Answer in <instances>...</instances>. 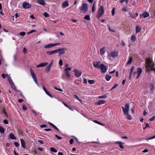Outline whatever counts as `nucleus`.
Here are the masks:
<instances>
[{
	"mask_svg": "<svg viewBox=\"0 0 155 155\" xmlns=\"http://www.w3.org/2000/svg\"><path fill=\"white\" fill-rule=\"evenodd\" d=\"M99 7L98 8L97 14V18H100L104 13V7L103 5H101L100 4Z\"/></svg>",
	"mask_w": 155,
	"mask_h": 155,
	"instance_id": "1",
	"label": "nucleus"
},
{
	"mask_svg": "<svg viewBox=\"0 0 155 155\" xmlns=\"http://www.w3.org/2000/svg\"><path fill=\"white\" fill-rule=\"evenodd\" d=\"M30 72L31 73V76L32 78H33V79L34 80L35 82L37 84V85L38 86H39V85L38 82L37 78L36 77L35 75V74L34 72H33L31 68L30 69Z\"/></svg>",
	"mask_w": 155,
	"mask_h": 155,
	"instance_id": "2",
	"label": "nucleus"
},
{
	"mask_svg": "<svg viewBox=\"0 0 155 155\" xmlns=\"http://www.w3.org/2000/svg\"><path fill=\"white\" fill-rule=\"evenodd\" d=\"M80 12H86L88 10V6L87 4L86 3H84L82 6L80 8Z\"/></svg>",
	"mask_w": 155,
	"mask_h": 155,
	"instance_id": "3",
	"label": "nucleus"
},
{
	"mask_svg": "<svg viewBox=\"0 0 155 155\" xmlns=\"http://www.w3.org/2000/svg\"><path fill=\"white\" fill-rule=\"evenodd\" d=\"M142 70L140 68H137L136 72H135L134 73V75L137 74V78L138 79L139 78L140 75L142 74Z\"/></svg>",
	"mask_w": 155,
	"mask_h": 155,
	"instance_id": "4",
	"label": "nucleus"
},
{
	"mask_svg": "<svg viewBox=\"0 0 155 155\" xmlns=\"http://www.w3.org/2000/svg\"><path fill=\"white\" fill-rule=\"evenodd\" d=\"M60 44V43H51L47 44L45 45L44 46V48L46 49H48L50 48L53 47H54L58 45H59Z\"/></svg>",
	"mask_w": 155,
	"mask_h": 155,
	"instance_id": "5",
	"label": "nucleus"
},
{
	"mask_svg": "<svg viewBox=\"0 0 155 155\" xmlns=\"http://www.w3.org/2000/svg\"><path fill=\"white\" fill-rule=\"evenodd\" d=\"M101 70V72L103 73H105L107 70V68L103 64H101L100 65L99 69Z\"/></svg>",
	"mask_w": 155,
	"mask_h": 155,
	"instance_id": "6",
	"label": "nucleus"
},
{
	"mask_svg": "<svg viewBox=\"0 0 155 155\" xmlns=\"http://www.w3.org/2000/svg\"><path fill=\"white\" fill-rule=\"evenodd\" d=\"M116 56V51H112L111 52V53L108 54L107 58L111 60V58H114Z\"/></svg>",
	"mask_w": 155,
	"mask_h": 155,
	"instance_id": "7",
	"label": "nucleus"
},
{
	"mask_svg": "<svg viewBox=\"0 0 155 155\" xmlns=\"http://www.w3.org/2000/svg\"><path fill=\"white\" fill-rule=\"evenodd\" d=\"M122 107V108L124 113H126V112H128L130 108V105L128 104H127L125 105V108L123 107Z\"/></svg>",
	"mask_w": 155,
	"mask_h": 155,
	"instance_id": "8",
	"label": "nucleus"
},
{
	"mask_svg": "<svg viewBox=\"0 0 155 155\" xmlns=\"http://www.w3.org/2000/svg\"><path fill=\"white\" fill-rule=\"evenodd\" d=\"M74 72L75 75L77 78L80 77L82 74V72L79 71L77 69H74Z\"/></svg>",
	"mask_w": 155,
	"mask_h": 155,
	"instance_id": "9",
	"label": "nucleus"
},
{
	"mask_svg": "<svg viewBox=\"0 0 155 155\" xmlns=\"http://www.w3.org/2000/svg\"><path fill=\"white\" fill-rule=\"evenodd\" d=\"M65 48H61L57 49L56 50H57V53L58 51H59V55H61V54H63L65 53Z\"/></svg>",
	"mask_w": 155,
	"mask_h": 155,
	"instance_id": "10",
	"label": "nucleus"
},
{
	"mask_svg": "<svg viewBox=\"0 0 155 155\" xmlns=\"http://www.w3.org/2000/svg\"><path fill=\"white\" fill-rule=\"evenodd\" d=\"M31 6V5L27 2H24L23 4V7L25 9L30 8Z\"/></svg>",
	"mask_w": 155,
	"mask_h": 155,
	"instance_id": "11",
	"label": "nucleus"
},
{
	"mask_svg": "<svg viewBox=\"0 0 155 155\" xmlns=\"http://www.w3.org/2000/svg\"><path fill=\"white\" fill-rule=\"evenodd\" d=\"M71 69L70 68H67L64 69L66 75L68 77H69L70 76V74L69 71H71Z\"/></svg>",
	"mask_w": 155,
	"mask_h": 155,
	"instance_id": "12",
	"label": "nucleus"
},
{
	"mask_svg": "<svg viewBox=\"0 0 155 155\" xmlns=\"http://www.w3.org/2000/svg\"><path fill=\"white\" fill-rule=\"evenodd\" d=\"M150 15L149 13L146 12H144L142 14H141L140 15V18H141L142 16L144 18L148 17Z\"/></svg>",
	"mask_w": 155,
	"mask_h": 155,
	"instance_id": "13",
	"label": "nucleus"
},
{
	"mask_svg": "<svg viewBox=\"0 0 155 155\" xmlns=\"http://www.w3.org/2000/svg\"><path fill=\"white\" fill-rule=\"evenodd\" d=\"M146 67L147 70H149V71H150V69L151 70L153 68V67H154V64H152L151 62L149 63V65H147Z\"/></svg>",
	"mask_w": 155,
	"mask_h": 155,
	"instance_id": "14",
	"label": "nucleus"
},
{
	"mask_svg": "<svg viewBox=\"0 0 155 155\" xmlns=\"http://www.w3.org/2000/svg\"><path fill=\"white\" fill-rule=\"evenodd\" d=\"M100 62L94 61L93 62L94 66L97 68L99 69Z\"/></svg>",
	"mask_w": 155,
	"mask_h": 155,
	"instance_id": "15",
	"label": "nucleus"
},
{
	"mask_svg": "<svg viewBox=\"0 0 155 155\" xmlns=\"http://www.w3.org/2000/svg\"><path fill=\"white\" fill-rule=\"evenodd\" d=\"M43 88L45 92V93L47 95L50 96V97L51 98H53V97L52 95L45 88V86H43Z\"/></svg>",
	"mask_w": 155,
	"mask_h": 155,
	"instance_id": "16",
	"label": "nucleus"
},
{
	"mask_svg": "<svg viewBox=\"0 0 155 155\" xmlns=\"http://www.w3.org/2000/svg\"><path fill=\"white\" fill-rule=\"evenodd\" d=\"M43 88L45 92V93L47 95L50 96V97L51 98H53V97L52 95L45 88V86H43Z\"/></svg>",
	"mask_w": 155,
	"mask_h": 155,
	"instance_id": "17",
	"label": "nucleus"
},
{
	"mask_svg": "<svg viewBox=\"0 0 155 155\" xmlns=\"http://www.w3.org/2000/svg\"><path fill=\"white\" fill-rule=\"evenodd\" d=\"M48 63L47 62H44L40 64L37 66V68H39L41 67H44L48 65Z\"/></svg>",
	"mask_w": 155,
	"mask_h": 155,
	"instance_id": "18",
	"label": "nucleus"
},
{
	"mask_svg": "<svg viewBox=\"0 0 155 155\" xmlns=\"http://www.w3.org/2000/svg\"><path fill=\"white\" fill-rule=\"evenodd\" d=\"M57 53V51L56 50H54L51 51H48L46 52L47 54L49 55H51L53 54H56Z\"/></svg>",
	"mask_w": 155,
	"mask_h": 155,
	"instance_id": "19",
	"label": "nucleus"
},
{
	"mask_svg": "<svg viewBox=\"0 0 155 155\" xmlns=\"http://www.w3.org/2000/svg\"><path fill=\"white\" fill-rule=\"evenodd\" d=\"M69 5L68 2L67 1L64 2L62 4V7L63 8H65L68 7Z\"/></svg>",
	"mask_w": 155,
	"mask_h": 155,
	"instance_id": "20",
	"label": "nucleus"
},
{
	"mask_svg": "<svg viewBox=\"0 0 155 155\" xmlns=\"http://www.w3.org/2000/svg\"><path fill=\"white\" fill-rule=\"evenodd\" d=\"M51 67L50 66V65L49 66L48 65V66H47L45 69V72L47 73H49L51 70Z\"/></svg>",
	"mask_w": 155,
	"mask_h": 155,
	"instance_id": "21",
	"label": "nucleus"
},
{
	"mask_svg": "<svg viewBox=\"0 0 155 155\" xmlns=\"http://www.w3.org/2000/svg\"><path fill=\"white\" fill-rule=\"evenodd\" d=\"M106 102L104 100H100L96 103V104L98 106H99L100 105L104 104Z\"/></svg>",
	"mask_w": 155,
	"mask_h": 155,
	"instance_id": "22",
	"label": "nucleus"
},
{
	"mask_svg": "<svg viewBox=\"0 0 155 155\" xmlns=\"http://www.w3.org/2000/svg\"><path fill=\"white\" fill-rule=\"evenodd\" d=\"M117 144H118L119 145V147L121 149H123L124 148L123 144H125L122 142L120 141H117Z\"/></svg>",
	"mask_w": 155,
	"mask_h": 155,
	"instance_id": "23",
	"label": "nucleus"
},
{
	"mask_svg": "<svg viewBox=\"0 0 155 155\" xmlns=\"http://www.w3.org/2000/svg\"><path fill=\"white\" fill-rule=\"evenodd\" d=\"M136 32L137 33L140 32L141 30V28L140 26H137L136 27Z\"/></svg>",
	"mask_w": 155,
	"mask_h": 155,
	"instance_id": "24",
	"label": "nucleus"
},
{
	"mask_svg": "<svg viewBox=\"0 0 155 155\" xmlns=\"http://www.w3.org/2000/svg\"><path fill=\"white\" fill-rule=\"evenodd\" d=\"M106 51L105 48V47H103L100 50V54L101 55L104 54Z\"/></svg>",
	"mask_w": 155,
	"mask_h": 155,
	"instance_id": "25",
	"label": "nucleus"
},
{
	"mask_svg": "<svg viewBox=\"0 0 155 155\" xmlns=\"http://www.w3.org/2000/svg\"><path fill=\"white\" fill-rule=\"evenodd\" d=\"M20 141L22 147L24 148H26V146L24 140L22 139H21Z\"/></svg>",
	"mask_w": 155,
	"mask_h": 155,
	"instance_id": "26",
	"label": "nucleus"
},
{
	"mask_svg": "<svg viewBox=\"0 0 155 155\" xmlns=\"http://www.w3.org/2000/svg\"><path fill=\"white\" fill-rule=\"evenodd\" d=\"M124 114L126 115L127 117V119L128 120H131V116L129 114L128 112H126V113H124Z\"/></svg>",
	"mask_w": 155,
	"mask_h": 155,
	"instance_id": "27",
	"label": "nucleus"
},
{
	"mask_svg": "<svg viewBox=\"0 0 155 155\" xmlns=\"http://www.w3.org/2000/svg\"><path fill=\"white\" fill-rule=\"evenodd\" d=\"M48 123L51 126L54 128V129H56L57 131H59V129L53 124H52L50 122H48Z\"/></svg>",
	"mask_w": 155,
	"mask_h": 155,
	"instance_id": "28",
	"label": "nucleus"
},
{
	"mask_svg": "<svg viewBox=\"0 0 155 155\" xmlns=\"http://www.w3.org/2000/svg\"><path fill=\"white\" fill-rule=\"evenodd\" d=\"M38 2L39 4L42 5H45V2L44 0H38Z\"/></svg>",
	"mask_w": 155,
	"mask_h": 155,
	"instance_id": "29",
	"label": "nucleus"
},
{
	"mask_svg": "<svg viewBox=\"0 0 155 155\" xmlns=\"http://www.w3.org/2000/svg\"><path fill=\"white\" fill-rule=\"evenodd\" d=\"M9 137L12 140H15L16 139V137H15L14 134L12 133L10 134Z\"/></svg>",
	"mask_w": 155,
	"mask_h": 155,
	"instance_id": "30",
	"label": "nucleus"
},
{
	"mask_svg": "<svg viewBox=\"0 0 155 155\" xmlns=\"http://www.w3.org/2000/svg\"><path fill=\"white\" fill-rule=\"evenodd\" d=\"M5 130L2 127L0 126V133L1 134H3L4 133Z\"/></svg>",
	"mask_w": 155,
	"mask_h": 155,
	"instance_id": "31",
	"label": "nucleus"
},
{
	"mask_svg": "<svg viewBox=\"0 0 155 155\" xmlns=\"http://www.w3.org/2000/svg\"><path fill=\"white\" fill-rule=\"evenodd\" d=\"M132 61V57H130L128 61L127 62V64H130Z\"/></svg>",
	"mask_w": 155,
	"mask_h": 155,
	"instance_id": "32",
	"label": "nucleus"
},
{
	"mask_svg": "<svg viewBox=\"0 0 155 155\" xmlns=\"http://www.w3.org/2000/svg\"><path fill=\"white\" fill-rule=\"evenodd\" d=\"M95 3V2H94L93 5L92 7V12H94L95 11L96 8L94 6V5Z\"/></svg>",
	"mask_w": 155,
	"mask_h": 155,
	"instance_id": "33",
	"label": "nucleus"
},
{
	"mask_svg": "<svg viewBox=\"0 0 155 155\" xmlns=\"http://www.w3.org/2000/svg\"><path fill=\"white\" fill-rule=\"evenodd\" d=\"M50 150L51 151L54 153H56L57 152V150L54 147H51L50 149Z\"/></svg>",
	"mask_w": 155,
	"mask_h": 155,
	"instance_id": "34",
	"label": "nucleus"
},
{
	"mask_svg": "<svg viewBox=\"0 0 155 155\" xmlns=\"http://www.w3.org/2000/svg\"><path fill=\"white\" fill-rule=\"evenodd\" d=\"M131 40L133 41H135L136 40V38L135 35H132L131 38Z\"/></svg>",
	"mask_w": 155,
	"mask_h": 155,
	"instance_id": "35",
	"label": "nucleus"
},
{
	"mask_svg": "<svg viewBox=\"0 0 155 155\" xmlns=\"http://www.w3.org/2000/svg\"><path fill=\"white\" fill-rule=\"evenodd\" d=\"M84 18L87 20H90V17L89 15H86L85 17H84Z\"/></svg>",
	"mask_w": 155,
	"mask_h": 155,
	"instance_id": "36",
	"label": "nucleus"
},
{
	"mask_svg": "<svg viewBox=\"0 0 155 155\" xmlns=\"http://www.w3.org/2000/svg\"><path fill=\"white\" fill-rule=\"evenodd\" d=\"M88 83L90 84H93L94 83L95 81L94 80H89L88 81Z\"/></svg>",
	"mask_w": 155,
	"mask_h": 155,
	"instance_id": "37",
	"label": "nucleus"
},
{
	"mask_svg": "<svg viewBox=\"0 0 155 155\" xmlns=\"http://www.w3.org/2000/svg\"><path fill=\"white\" fill-rule=\"evenodd\" d=\"M111 78V77L109 75H107L106 77V81H109Z\"/></svg>",
	"mask_w": 155,
	"mask_h": 155,
	"instance_id": "38",
	"label": "nucleus"
},
{
	"mask_svg": "<svg viewBox=\"0 0 155 155\" xmlns=\"http://www.w3.org/2000/svg\"><path fill=\"white\" fill-rule=\"evenodd\" d=\"M120 44L122 45V46L123 47H124L125 46V44L124 42L123 41H120Z\"/></svg>",
	"mask_w": 155,
	"mask_h": 155,
	"instance_id": "39",
	"label": "nucleus"
},
{
	"mask_svg": "<svg viewBox=\"0 0 155 155\" xmlns=\"http://www.w3.org/2000/svg\"><path fill=\"white\" fill-rule=\"evenodd\" d=\"M94 122L97 123V124L99 125H101L102 126H104V125L103 124H102V123H101V122H99L98 121H97V120H94Z\"/></svg>",
	"mask_w": 155,
	"mask_h": 155,
	"instance_id": "40",
	"label": "nucleus"
},
{
	"mask_svg": "<svg viewBox=\"0 0 155 155\" xmlns=\"http://www.w3.org/2000/svg\"><path fill=\"white\" fill-rule=\"evenodd\" d=\"M107 97V95L106 94H105L104 95L100 96H99L98 97L100 98H105Z\"/></svg>",
	"mask_w": 155,
	"mask_h": 155,
	"instance_id": "41",
	"label": "nucleus"
},
{
	"mask_svg": "<svg viewBox=\"0 0 155 155\" xmlns=\"http://www.w3.org/2000/svg\"><path fill=\"white\" fill-rule=\"evenodd\" d=\"M20 35L23 36L25 35V32L22 31L19 33Z\"/></svg>",
	"mask_w": 155,
	"mask_h": 155,
	"instance_id": "42",
	"label": "nucleus"
},
{
	"mask_svg": "<svg viewBox=\"0 0 155 155\" xmlns=\"http://www.w3.org/2000/svg\"><path fill=\"white\" fill-rule=\"evenodd\" d=\"M115 8H113L112 9L111 13L112 15H114L115 14Z\"/></svg>",
	"mask_w": 155,
	"mask_h": 155,
	"instance_id": "43",
	"label": "nucleus"
},
{
	"mask_svg": "<svg viewBox=\"0 0 155 155\" xmlns=\"http://www.w3.org/2000/svg\"><path fill=\"white\" fill-rule=\"evenodd\" d=\"M43 15L45 17L47 18L49 16V15L47 12H45L43 14Z\"/></svg>",
	"mask_w": 155,
	"mask_h": 155,
	"instance_id": "44",
	"label": "nucleus"
},
{
	"mask_svg": "<svg viewBox=\"0 0 155 155\" xmlns=\"http://www.w3.org/2000/svg\"><path fill=\"white\" fill-rule=\"evenodd\" d=\"M11 87L14 89H16V87L14 83L10 84Z\"/></svg>",
	"mask_w": 155,
	"mask_h": 155,
	"instance_id": "45",
	"label": "nucleus"
},
{
	"mask_svg": "<svg viewBox=\"0 0 155 155\" xmlns=\"http://www.w3.org/2000/svg\"><path fill=\"white\" fill-rule=\"evenodd\" d=\"M18 93L19 94L20 96L23 98H24V96H23V94H22V93H21V92L20 91H18Z\"/></svg>",
	"mask_w": 155,
	"mask_h": 155,
	"instance_id": "46",
	"label": "nucleus"
},
{
	"mask_svg": "<svg viewBox=\"0 0 155 155\" xmlns=\"http://www.w3.org/2000/svg\"><path fill=\"white\" fill-rule=\"evenodd\" d=\"M59 64L60 66H62L63 64V62L61 59H60L59 62Z\"/></svg>",
	"mask_w": 155,
	"mask_h": 155,
	"instance_id": "47",
	"label": "nucleus"
},
{
	"mask_svg": "<svg viewBox=\"0 0 155 155\" xmlns=\"http://www.w3.org/2000/svg\"><path fill=\"white\" fill-rule=\"evenodd\" d=\"M134 68L135 67L134 66H132L131 68L130 72L133 73V71L134 70Z\"/></svg>",
	"mask_w": 155,
	"mask_h": 155,
	"instance_id": "48",
	"label": "nucleus"
},
{
	"mask_svg": "<svg viewBox=\"0 0 155 155\" xmlns=\"http://www.w3.org/2000/svg\"><path fill=\"white\" fill-rule=\"evenodd\" d=\"M14 144L15 146L16 147H18L19 146V143L17 142H15L14 143Z\"/></svg>",
	"mask_w": 155,
	"mask_h": 155,
	"instance_id": "49",
	"label": "nucleus"
},
{
	"mask_svg": "<svg viewBox=\"0 0 155 155\" xmlns=\"http://www.w3.org/2000/svg\"><path fill=\"white\" fill-rule=\"evenodd\" d=\"M35 31H36V30H31V31H30L28 32L27 34H29L31 33H33V32H35Z\"/></svg>",
	"mask_w": 155,
	"mask_h": 155,
	"instance_id": "50",
	"label": "nucleus"
},
{
	"mask_svg": "<svg viewBox=\"0 0 155 155\" xmlns=\"http://www.w3.org/2000/svg\"><path fill=\"white\" fill-rule=\"evenodd\" d=\"M108 29L109 31H111L113 32L115 31L110 26L108 27Z\"/></svg>",
	"mask_w": 155,
	"mask_h": 155,
	"instance_id": "51",
	"label": "nucleus"
},
{
	"mask_svg": "<svg viewBox=\"0 0 155 155\" xmlns=\"http://www.w3.org/2000/svg\"><path fill=\"white\" fill-rule=\"evenodd\" d=\"M38 142L41 144H43L45 143L42 140H38Z\"/></svg>",
	"mask_w": 155,
	"mask_h": 155,
	"instance_id": "52",
	"label": "nucleus"
},
{
	"mask_svg": "<svg viewBox=\"0 0 155 155\" xmlns=\"http://www.w3.org/2000/svg\"><path fill=\"white\" fill-rule=\"evenodd\" d=\"M3 123L5 124H8V121L7 120L5 119V120H4Z\"/></svg>",
	"mask_w": 155,
	"mask_h": 155,
	"instance_id": "53",
	"label": "nucleus"
},
{
	"mask_svg": "<svg viewBox=\"0 0 155 155\" xmlns=\"http://www.w3.org/2000/svg\"><path fill=\"white\" fill-rule=\"evenodd\" d=\"M40 127L41 128L46 127H47V126L45 124H43V125H41L40 126Z\"/></svg>",
	"mask_w": 155,
	"mask_h": 155,
	"instance_id": "54",
	"label": "nucleus"
},
{
	"mask_svg": "<svg viewBox=\"0 0 155 155\" xmlns=\"http://www.w3.org/2000/svg\"><path fill=\"white\" fill-rule=\"evenodd\" d=\"M116 87V83H115L114 84V86L112 87L110 89V91H111L112 90L114 89V88H115Z\"/></svg>",
	"mask_w": 155,
	"mask_h": 155,
	"instance_id": "55",
	"label": "nucleus"
},
{
	"mask_svg": "<svg viewBox=\"0 0 155 155\" xmlns=\"http://www.w3.org/2000/svg\"><path fill=\"white\" fill-rule=\"evenodd\" d=\"M6 77L8 78V81H10V80H12L11 78L8 74H6Z\"/></svg>",
	"mask_w": 155,
	"mask_h": 155,
	"instance_id": "56",
	"label": "nucleus"
},
{
	"mask_svg": "<svg viewBox=\"0 0 155 155\" xmlns=\"http://www.w3.org/2000/svg\"><path fill=\"white\" fill-rule=\"evenodd\" d=\"M70 143L72 144L74 143V140L73 139H71L70 140Z\"/></svg>",
	"mask_w": 155,
	"mask_h": 155,
	"instance_id": "57",
	"label": "nucleus"
},
{
	"mask_svg": "<svg viewBox=\"0 0 155 155\" xmlns=\"http://www.w3.org/2000/svg\"><path fill=\"white\" fill-rule=\"evenodd\" d=\"M55 136L59 140H61L62 138L61 137L58 136L57 135H56Z\"/></svg>",
	"mask_w": 155,
	"mask_h": 155,
	"instance_id": "58",
	"label": "nucleus"
},
{
	"mask_svg": "<svg viewBox=\"0 0 155 155\" xmlns=\"http://www.w3.org/2000/svg\"><path fill=\"white\" fill-rule=\"evenodd\" d=\"M83 83L86 84H87V81L86 79L84 78V79Z\"/></svg>",
	"mask_w": 155,
	"mask_h": 155,
	"instance_id": "59",
	"label": "nucleus"
},
{
	"mask_svg": "<svg viewBox=\"0 0 155 155\" xmlns=\"http://www.w3.org/2000/svg\"><path fill=\"white\" fill-rule=\"evenodd\" d=\"M132 74H133V73L130 72L129 76V78L130 79L132 78Z\"/></svg>",
	"mask_w": 155,
	"mask_h": 155,
	"instance_id": "60",
	"label": "nucleus"
},
{
	"mask_svg": "<svg viewBox=\"0 0 155 155\" xmlns=\"http://www.w3.org/2000/svg\"><path fill=\"white\" fill-rule=\"evenodd\" d=\"M22 108L24 110H26L27 109V107L24 105H23Z\"/></svg>",
	"mask_w": 155,
	"mask_h": 155,
	"instance_id": "61",
	"label": "nucleus"
},
{
	"mask_svg": "<svg viewBox=\"0 0 155 155\" xmlns=\"http://www.w3.org/2000/svg\"><path fill=\"white\" fill-rule=\"evenodd\" d=\"M3 112L4 114H5L6 115H7V112L6 111L5 109L4 108L3 109Z\"/></svg>",
	"mask_w": 155,
	"mask_h": 155,
	"instance_id": "62",
	"label": "nucleus"
},
{
	"mask_svg": "<svg viewBox=\"0 0 155 155\" xmlns=\"http://www.w3.org/2000/svg\"><path fill=\"white\" fill-rule=\"evenodd\" d=\"M123 11H124L125 12H127L128 11V10H127V8H124L123 10H122Z\"/></svg>",
	"mask_w": 155,
	"mask_h": 155,
	"instance_id": "63",
	"label": "nucleus"
},
{
	"mask_svg": "<svg viewBox=\"0 0 155 155\" xmlns=\"http://www.w3.org/2000/svg\"><path fill=\"white\" fill-rule=\"evenodd\" d=\"M155 119V116H153L150 119V121H153Z\"/></svg>",
	"mask_w": 155,
	"mask_h": 155,
	"instance_id": "64",
	"label": "nucleus"
}]
</instances>
